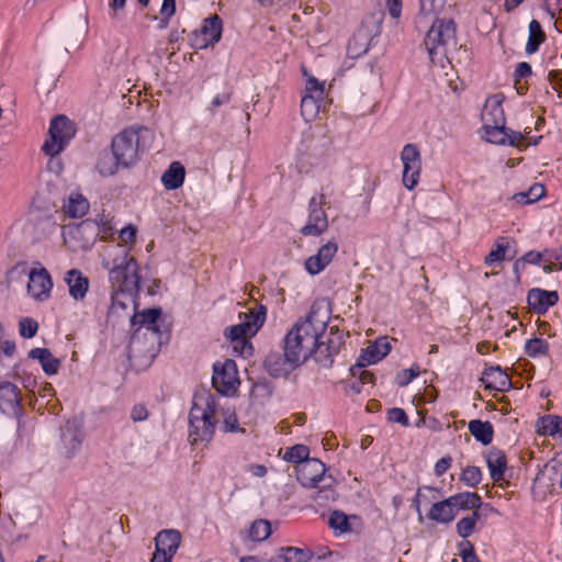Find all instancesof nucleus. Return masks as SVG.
<instances>
[{
  "mask_svg": "<svg viewBox=\"0 0 562 562\" xmlns=\"http://www.w3.org/2000/svg\"><path fill=\"white\" fill-rule=\"evenodd\" d=\"M109 269V280L112 286L111 310H126L130 305L136 307V300L139 293V267L134 257H130L126 249L113 258L112 267Z\"/></svg>",
  "mask_w": 562,
  "mask_h": 562,
  "instance_id": "1",
  "label": "nucleus"
},
{
  "mask_svg": "<svg viewBox=\"0 0 562 562\" xmlns=\"http://www.w3.org/2000/svg\"><path fill=\"white\" fill-rule=\"evenodd\" d=\"M325 329V323L322 322L315 325L311 316L297 321L283 338V352L301 364L302 355L303 360H306L308 356L313 355L317 346V338H322Z\"/></svg>",
  "mask_w": 562,
  "mask_h": 562,
  "instance_id": "2",
  "label": "nucleus"
},
{
  "mask_svg": "<svg viewBox=\"0 0 562 562\" xmlns=\"http://www.w3.org/2000/svg\"><path fill=\"white\" fill-rule=\"evenodd\" d=\"M150 137V130L142 125L125 127L113 136L110 148L120 160L122 169H130L140 160L146 150L145 142Z\"/></svg>",
  "mask_w": 562,
  "mask_h": 562,
  "instance_id": "3",
  "label": "nucleus"
},
{
  "mask_svg": "<svg viewBox=\"0 0 562 562\" xmlns=\"http://www.w3.org/2000/svg\"><path fill=\"white\" fill-rule=\"evenodd\" d=\"M424 45L430 61L445 67L449 49L457 45L456 22L448 18H435L424 38Z\"/></svg>",
  "mask_w": 562,
  "mask_h": 562,
  "instance_id": "4",
  "label": "nucleus"
},
{
  "mask_svg": "<svg viewBox=\"0 0 562 562\" xmlns=\"http://www.w3.org/2000/svg\"><path fill=\"white\" fill-rule=\"evenodd\" d=\"M161 316V308L151 307L146 308L139 313H134L131 317L132 333L130 337V349H136V345L139 342L140 337L147 338L150 336L151 345L160 342L161 330L158 325V321Z\"/></svg>",
  "mask_w": 562,
  "mask_h": 562,
  "instance_id": "5",
  "label": "nucleus"
},
{
  "mask_svg": "<svg viewBox=\"0 0 562 562\" xmlns=\"http://www.w3.org/2000/svg\"><path fill=\"white\" fill-rule=\"evenodd\" d=\"M49 139H46L42 150L49 156H56L64 150L75 137V124L64 114L54 116L48 128Z\"/></svg>",
  "mask_w": 562,
  "mask_h": 562,
  "instance_id": "6",
  "label": "nucleus"
},
{
  "mask_svg": "<svg viewBox=\"0 0 562 562\" xmlns=\"http://www.w3.org/2000/svg\"><path fill=\"white\" fill-rule=\"evenodd\" d=\"M238 370L233 359L213 366L212 385L222 395H233L239 385Z\"/></svg>",
  "mask_w": 562,
  "mask_h": 562,
  "instance_id": "7",
  "label": "nucleus"
},
{
  "mask_svg": "<svg viewBox=\"0 0 562 562\" xmlns=\"http://www.w3.org/2000/svg\"><path fill=\"white\" fill-rule=\"evenodd\" d=\"M223 21L217 14L205 18L200 29L191 34V46L195 49H205L213 46L222 38Z\"/></svg>",
  "mask_w": 562,
  "mask_h": 562,
  "instance_id": "8",
  "label": "nucleus"
},
{
  "mask_svg": "<svg viewBox=\"0 0 562 562\" xmlns=\"http://www.w3.org/2000/svg\"><path fill=\"white\" fill-rule=\"evenodd\" d=\"M401 160L403 164V186L412 191L419 181L422 171V156L415 144H406L401 151Z\"/></svg>",
  "mask_w": 562,
  "mask_h": 562,
  "instance_id": "9",
  "label": "nucleus"
},
{
  "mask_svg": "<svg viewBox=\"0 0 562 562\" xmlns=\"http://www.w3.org/2000/svg\"><path fill=\"white\" fill-rule=\"evenodd\" d=\"M342 345V335L337 328L331 327L326 341L317 338V346L313 351L315 361L324 368H330L334 363V358L339 353Z\"/></svg>",
  "mask_w": 562,
  "mask_h": 562,
  "instance_id": "10",
  "label": "nucleus"
},
{
  "mask_svg": "<svg viewBox=\"0 0 562 562\" xmlns=\"http://www.w3.org/2000/svg\"><path fill=\"white\" fill-rule=\"evenodd\" d=\"M391 351V345L386 338H379L370 344L367 348L362 349L356 363L350 367V373L356 376V371H359L368 366L375 364L381 361Z\"/></svg>",
  "mask_w": 562,
  "mask_h": 562,
  "instance_id": "11",
  "label": "nucleus"
},
{
  "mask_svg": "<svg viewBox=\"0 0 562 562\" xmlns=\"http://www.w3.org/2000/svg\"><path fill=\"white\" fill-rule=\"evenodd\" d=\"M338 251V244L331 239L324 244L318 251L304 261V268L311 276H317L324 271Z\"/></svg>",
  "mask_w": 562,
  "mask_h": 562,
  "instance_id": "12",
  "label": "nucleus"
},
{
  "mask_svg": "<svg viewBox=\"0 0 562 562\" xmlns=\"http://www.w3.org/2000/svg\"><path fill=\"white\" fill-rule=\"evenodd\" d=\"M325 463L316 458H311L296 469V479L304 487H316L322 481H325Z\"/></svg>",
  "mask_w": 562,
  "mask_h": 562,
  "instance_id": "13",
  "label": "nucleus"
},
{
  "mask_svg": "<svg viewBox=\"0 0 562 562\" xmlns=\"http://www.w3.org/2000/svg\"><path fill=\"white\" fill-rule=\"evenodd\" d=\"M263 367L270 376L285 378L300 367V363L288 357L284 352L271 351L266 357Z\"/></svg>",
  "mask_w": 562,
  "mask_h": 562,
  "instance_id": "14",
  "label": "nucleus"
},
{
  "mask_svg": "<svg viewBox=\"0 0 562 562\" xmlns=\"http://www.w3.org/2000/svg\"><path fill=\"white\" fill-rule=\"evenodd\" d=\"M53 281L45 268L32 269L29 276L27 291L37 301H45L49 297Z\"/></svg>",
  "mask_w": 562,
  "mask_h": 562,
  "instance_id": "15",
  "label": "nucleus"
},
{
  "mask_svg": "<svg viewBox=\"0 0 562 562\" xmlns=\"http://www.w3.org/2000/svg\"><path fill=\"white\" fill-rule=\"evenodd\" d=\"M0 411L9 416L21 418L20 392L15 384L4 381L0 383Z\"/></svg>",
  "mask_w": 562,
  "mask_h": 562,
  "instance_id": "16",
  "label": "nucleus"
},
{
  "mask_svg": "<svg viewBox=\"0 0 562 562\" xmlns=\"http://www.w3.org/2000/svg\"><path fill=\"white\" fill-rule=\"evenodd\" d=\"M559 301L557 291L532 288L527 292V303L529 307L539 315H543L548 310Z\"/></svg>",
  "mask_w": 562,
  "mask_h": 562,
  "instance_id": "17",
  "label": "nucleus"
},
{
  "mask_svg": "<svg viewBox=\"0 0 562 562\" xmlns=\"http://www.w3.org/2000/svg\"><path fill=\"white\" fill-rule=\"evenodd\" d=\"M484 387L497 392H507L512 389L509 375L499 366L486 368L481 376Z\"/></svg>",
  "mask_w": 562,
  "mask_h": 562,
  "instance_id": "18",
  "label": "nucleus"
},
{
  "mask_svg": "<svg viewBox=\"0 0 562 562\" xmlns=\"http://www.w3.org/2000/svg\"><path fill=\"white\" fill-rule=\"evenodd\" d=\"M503 101L504 95L502 93L486 99L481 114L483 125L506 124Z\"/></svg>",
  "mask_w": 562,
  "mask_h": 562,
  "instance_id": "19",
  "label": "nucleus"
},
{
  "mask_svg": "<svg viewBox=\"0 0 562 562\" xmlns=\"http://www.w3.org/2000/svg\"><path fill=\"white\" fill-rule=\"evenodd\" d=\"M486 465L490 471L491 480L495 483L505 480V472L507 470L506 453L498 448H491L484 454Z\"/></svg>",
  "mask_w": 562,
  "mask_h": 562,
  "instance_id": "20",
  "label": "nucleus"
},
{
  "mask_svg": "<svg viewBox=\"0 0 562 562\" xmlns=\"http://www.w3.org/2000/svg\"><path fill=\"white\" fill-rule=\"evenodd\" d=\"M216 412L215 398L212 395L195 396L189 414V424L214 418Z\"/></svg>",
  "mask_w": 562,
  "mask_h": 562,
  "instance_id": "21",
  "label": "nucleus"
},
{
  "mask_svg": "<svg viewBox=\"0 0 562 562\" xmlns=\"http://www.w3.org/2000/svg\"><path fill=\"white\" fill-rule=\"evenodd\" d=\"M448 499L458 516L460 510H476L483 506L482 497L476 492L464 491L450 495Z\"/></svg>",
  "mask_w": 562,
  "mask_h": 562,
  "instance_id": "22",
  "label": "nucleus"
},
{
  "mask_svg": "<svg viewBox=\"0 0 562 562\" xmlns=\"http://www.w3.org/2000/svg\"><path fill=\"white\" fill-rule=\"evenodd\" d=\"M216 419L206 418L194 424H189V438L191 443L205 442L209 443L214 436Z\"/></svg>",
  "mask_w": 562,
  "mask_h": 562,
  "instance_id": "23",
  "label": "nucleus"
},
{
  "mask_svg": "<svg viewBox=\"0 0 562 562\" xmlns=\"http://www.w3.org/2000/svg\"><path fill=\"white\" fill-rule=\"evenodd\" d=\"M61 440L67 449V457L72 458L81 448L83 434L81 427L75 422H67L61 431Z\"/></svg>",
  "mask_w": 562,
  "mask_h": 562,
  "instance_id": "24",
  "label": "nucleus"
},
{
  "mask_svg": "<svg viewBox=\"0 0 562 562\" xmlns=\"http://www.w3.org/2000/svg\"><path fill=\"white\" fill-rule=\"evenodd\" d=\"M328 228V220L324 210L308 212L306 224L301 228L304 236H319Z\"/></svg>",
  "mask_w": 562,
  "mask_h": 562,
  "instance_id": "25",
  "label": "nucleus"
},
{
  "mask_svg": "<svg viewBox=\"0 0 562 562\" xmlns=\"http://www.w3.org/2000/svg\"><path fill=\"white\" fill-rule=\"evenodd\" d=\"M267 316V308L265 305H257L254 308H249L248 312L244 314H239L241 318V324L247 325L248 327L245 329L249 334V336H255L259 329L263 326Z\"/></svg>",
  "mask_w": 562,
  "mask_h": 562,
  "instance_id": "26",
  "label": "nucleus"
},
{
  "mask_svg": "<svg viewBox=\"0 0 562 562\" xmlns=\"http://www.w3.org/2000/svg\"><path fill=\"white\" fill-rule=\"evenodd\" d=\"M456 517L457 515L448 497L442 501L435 502L427 514L428 519L440 525H449L456 519Z\"/></svg>",
  "mask_w": 562,
  "mask_h": 562,
  "instance_id": "27",
  "label": "nucleus"
},
{
  "mask_svg": "<svg viewBox=\"0 0 562 562\" xmlns=\"http://www.w3.org/2000/svg\"><path fill=\"white\" fill-rule=\"evenodd\" d=\"M181 540V535L175 529H165L157 533L155 538V550L175 555Z\"/></svg>",
  "mask_w": 562,
  "mask_h": 562,
  "instance_id": "28",
  "label": "nucleus"
},
{
  "mask_svg": "<svg viewBox=\"0 0 562 562\" xmlns=\"http://www.w3.org/2000/svg\"><path fill=\"white\" fill-rule=\"evenodd\" d=\"M186 179V169L180 161H172L161 176V183L166 190L181 188Z\"/></svg>",
  "mask_w": 562,
  "mask_h": 562,
  "instance_id": "29",
  "label": "nucleus"
},
{
  "mask_svg": "<svg viewBox=\"0 0 562 562\" xmlns=\"http://www.w3.org/2000/svg\"><path fill=\"white\" fill-rule=\"evenodd\" d=\"M94 168L101 177L108 178L115 176L122 169V165L112 150H102L98 155Z\"/></svg>",
  "mask_w": 562,
  "mask_h": 562,
  "instance_id": "30",
  "label": "nucleus"
},
{
  "mask_svg": "<svg viewBox=\"0 0 562 562\" xmlns=\"http://www.w3.org/2000/svg\"><path fill=\"white\" fill-rule=\"evenodd\" d=\"M29 358L38 360L44 373L47 375H54L59 370V359L54 357L50 350L47 348L31 349L29 352Z\"/></svg>",
  "mask_w": 562,
  "mask_h": 562,
  "instance_id": "31",
  "label": "nucleus"
},
{
  "mask_svg": "<svg viewBox=\"0 0 562 562\" xmlns=\"http://www.w3.org/2000/svg\"><path fill=\"white\" fill-rule=\"evenodd\" d=\"M65 281L69 286V294L75 300H82L86 296L89 288V281L88 278H86L79 270H69Z\"/></svg>",
  "mask_w": 562,
  "mask_h": 562,
  "instance_id": "32",
  "label": "nucleus"
},
{
  "mask_svg": "<svg viewBox=\"0 0 562 562\" xmlns=\"http://www.w3.org/2000/svg\"><path fill=\"white\" fill-rule=\"evenodd\" d=\"M88 200L79 192H71L63 209L67 216L71 218L81 217L89 211Z\"/></svg>",
  "mask_w": 562,
  "mask_h": 562,
  "instance_id": "33",
  "label": "nucleus"
},
{
  "mask_svg": "<svg viewBox=\"0 0 562 562\" xmlns=\"http://www.w3.org/2000/svg\"><path fill=\"white\" fill-rule=\"evenodd\" d=\"M247 328V325H243L241 323L237 325L229 326L225 329L224 336L226 339L231 340L232 342H240L241 344V353L245 357L252 355V346L251 344L246 339L249 334L245 329Z\"/></svg>",
  "mask_w": 562,
  "mask_h": 562,
  "instance_id": "34",
  "label": "nucleus"
},
{
  "mask_svg": "<svg viewBox=\"0 0 562 562\" xmlns=\"http://www.w3.org/2000/svg\"><path fill=\"white\" fill-rule=\"evenodd\" d=\"M468 429L474 439L483 446L492 442L494 436V428L491 422H482L480 419H472L469 422Z\"/></svg>",
  "mask_w": 562,
  "mask_h": 562,
  "instance_id": "35",
  "label": "nucleus"
},
{
  "mask_svg": "<svg viewBox=\"0 0 562 562\" xmlns=\"http://www.w3.org/2000/svg\"><path fill=\"white\" fill-rule=\"evenodd\" d=\"M351 520H359V517L356 515L348 516L342 510L336 509L329 515L328 526L338 536L352 531Z\"/></svg>",
  "mask_w": 562,
  "mask_h": 562,
  "instance_id": "36",
  "label": "nucleus"
},
{
  "mask_svg": "<svg viewBox=\"0 0 562 562\" xmlns=\"http://www.w3.org/2000/svg\"><path fill=\"white\" fill-rule=\"evenodd\" d=\"M529 36L525 46V52L532 55L539 50L540 45L546 41L547 36L539 21L531 20L529 25Z\"/></svg>",
  "mask_w": 562,
  "mask_h": 562,
  "instance_id": "37",
  "label": "nucleus"
},
{
  "mask_svg": "<svg viewBox=\"0 0 562 562\" xmlns=\"http://www.w3.org/2000/svg\"><path fill=\"white\" fill-rule=\"evenodd\" d=\"M538 432L542 436L558 437L562 439V417L547 415L538 422Z\"/></svg>",
  "mask_w": 562,
  "mask_h": 562,
  "instance_id": "38",
  "label": "nucleus"
},
{
  "mask_svg": "<svg viewBox=\"0 0 562 562\" xmlns=\"http://www.w3.org/2000/svg\"><path fill=\"white\" fill-rule=\"evenodd\" d=\"M447 0H418V12L416 23L420 24L423 20L436 16L443 9Z\"/></svg>",
  "mask_w": 562,
  "mask_h": 562,
  "instance_id": "39",
  "label": "nucleus"
},
{
  "mask_svg": "<svg viewBox=\"0 0 562 562\" xmlns=\"http://www.w3.org/2000/svg\"><path fill=\"white\" fill-rule=\"evenodd\" d=\"M279 551V557L282 558L284 562H310L314 555L310 549L296 547H282Z\"/></svg>",
  "mask_w": 562,
  "mask_h": 562,
  "instance_id": "40",
  "label": "nucleus"
},
{
  "mask_svg": "<svg viewBox=\"0 0 562 562\" xmlns=\"http://www.w3.org/2000/svg\"><path fill=\"white\" fill-rule=\"evenodd\" d=\"M480 518L481 515L476 510L461 518L456 524V531L458 536L461 537L463 540H468V538L475 531L476 524L480 520Z\"/></svg>",
  "mask_w": 562,
  "mask_h": 562,
  "instance_id": "41",
  "label": "nucleus"
},
{
  "mask_svg": "<svg viewBox=\"0 0 562 562\" xmlns=\"http://www.w3.org/2000/svg\"><path fill=\"white\" fill-rule=\"evenodd\" d=\"M324 98L303 94L301 99V114L305 121L315 119L321 110Z\"/></svg>",
  "mask_w": 562,
  "mask_h": 562,
  "instance_id": "42",
  "label": "nucleus"
},
{
  "mask_svg": "<svg viewBox=\"0 0 562 562\" xmlns=\"http://www.w3.org/2000/svg\"><path fill=\"white\" fill-rule=\"evenodd\" d=\"M525 352L530 358L546 357L549 353V344L542 338H531L525 344Z\"/></svg>",
  "mask_w": 562,
  "mask_h": 562,
  "instance_id": "43",
  "label": "nucleus"
},
{
  "mask_svg": "<svg viewBox=\"0 0 562 562\" xmlns=\"http://www.w3.org/2000/svg\"><path fill=\"white\" fill-rule=\"evenodd\" d=\"M485 139L495 145H506L507 127L505 124L483 125Z\"/></svg>",
  "mask_w": 562,
  "mask_h": 562,
  "instance_id": "44",
  "label": "nucleus"
},
{
  "mask_svg": "<svg viewBox=\"0 0 562 562\" xmlns=\"http://www.w3.org/2000/svg\"><path fill=\"white\" fill-rule=\"evenodd\" d=\"M283 459L286 462L301 465L306 460H310V449L305 445H294L286 449Z\"/></svg>",
  "mask_w": 562,
  "mask_h": 562,
  "instance_id": "45",
  "label": "nucleus"
},
{
  "mask_svg": "<svg viewBox=\"0 0 562 562\" xmlns=\"http://www.w3.org/2000/svg\"><path fill=\"white\" fill-rule=\"evenodd\" d=\"M271 535V525L268 520H255L249 529V538L252 541H263Z\"/></svg>",
  "mask_w": 562,
  "mask_h": 562,
  "instance_id": "46",
  "label": "nucleus"
},
{
  "mask_svg": "<svg viewBox=\"0 0 562 562\" xmlns=\"http://www.w3.org/2000/svg\"><path fill=\"white\" fill-rule=\"evenodd\" d=\"M507 248L508 245L505 243V238H498L494 248L485 257L484 263L488 267H493L496 262L503 261L505 259Z\"/></svg>",
  "mask_w": 562,
  "mask_h": 562,
  "instance_id": "47",
  "label": "nucleus"
},
{
  "mask_svg": "<svg viewBox=\"0 0 562 562\" xmlns=\"http://www.w3.org/2000/svg\"><path fill=\"white\" fill-rule=\"evenodd\" d=\"M459 480L468 487H476L482 481V471L479 467L468 465L462 469Z\"/></svg>",
  "mask_w": 562,
  "mask_h": 562,
  "instance_id": "48",
  "label": "nucleus"
},
{
  "mask_svg": "<svg viewBox=\"0 0 562 562\" xmlns=\"http://www.w3.org/2000/svg\"><path fill=\"white\" fill-rule=\"evenodd\" d=\"M544 194V187L541 184H533L527 192H519L514 195V199L522 204H529L539 201Z\"/></svg>",
  "mask_w": 562,
  "mask_h": 562,
  "instance_id": "49",
  "label": "nucleus"
},
{
  "mask_svg": "<svg viewBox=\"0 0 562 562\" xmlns=\"http://www.w3.org/2000/svg\"><path fill=\"white\" fill-rule=\"evenodd\" d=\"M303 75L307 77L303 94H310L311 97H315V98H324V93H325L324 82L318 81L312 75L307 76L305 68H303Z\"/></svg>",
  "mask_w": 562,
  "mask_h": 562,
  "instance_id": "50",
  "label": "nucleus"
},
{
  "mask_svg": "<svg viewBox=\"0 0 562 562\" xmlns=\"http://www.w3.org/2000/svg\"><path fill=\"white\" fill-rule=\"evenodd\" d=\"M337 498V492L331 486V484H325L321 488H318L314 495L313 499L321 506L326 505L329 502H335Z\"/></svg>",
  "mask_w": 562,
  "mask_h": 562,
  "instance_id": "51",
  "label": "nucleus"
},
{
  "mask_svg": "<svg viewBox=\"0 0 562 562\" xmlns=\"http://www.w3.org/2000/svg\"><path fill=\"white\" fill-rule=\"evenodd\" d=\"M38 329V323L31 317H23L19 322V331L23 338H33Z\"/></svg>",
  "mask_w": 562,
  "mask_h": 562,
  "instance_id": "52",
  "label": "nucleus"
},
{
  "mask_svg": "<svg viewBox=\"0 0 562 562\" xmlns=\"http://www.w3.org/2000/svg\"><path fill=\"white\" fill-rule=\"evenodd\" d=\"M459 555L462 559V562H481L477 558L474 547L471 541L462 540L458 544Z\"/></svg>",
  "mask_w": 562,
  "mask_h": 562,
  "instance_id": "53",
  "label": "nucleus"
},
{
  "mask_svg": "<svg viewBox=\"0 0 562 562\" xmlns=\"http://www.w3.org/2000/svg\"><path fill=\"white\" fill-rule=\"evenodd\" d=\"M222 430L224 432H238V431L244 432L245 431V429L239 427L236 413L229 412V411H227L224 414Z\"/></svg>",
  "mask_w": 562,
  "mask_h": 562,
  "instance_id": "54",
  "label": "nucleus"
},
{
  "mask_svg": "<svg viewBox=\"0 0 562 562\" xmlns=\"http://www.w3.org/2000/svg\"><path fill=\"white\" fill-rule=\"evenodd\" d=\"M175 13H176V0H162V4H161V9H160L161 20H160L159 27L160 29L166 27L169 23L170 18L173 16Z\"/></svg>",
  "mask_w": 562,
  "mask_h": 562,
  "instance_id": "55",
  "label": "nucleus"
},
{
  "mask_svg": "<svg viewBox=\"0 0 562 562\" xmlns=\"http://www.w3.org/2000/svg\"><path fill=\"white\" fill-rule=\"evenodd\" d=\"M387 420L391 423L400 424L404 427L409 426V419L406 412L403 408L393 407L386 413Z\"/></svg>",
  "mask_w": 562,
  "mask_h": 562,
  "instance_id": "56",
  "label": "nucleus"
},
{
  "mask_svg": "<svg viewBox=\"0 0 562 562\" xmlns=\"http://www.w3.org/2000/svg\"><path fill=\"white\" fill-rule=\"evenodd\" d=\"M544 257L547 260L559 262L558 268H553L551 265L544 266V272H551L553 270L562 269V245L558 249H544Z\"/></svg>",
  "mask_w": 562,
  "mask_h": 562,
  "instance_id": "57",
  "label": "nucleus"
},
{
  "mask_svg": "<svg viewBox=\"0 0 562 562\" xmlns=\"http://www.w3.org/2000/svg\"><path fill=\"white\" fill-rule=\"evenodd\" d=\"M423 490H427V491H431V492H437V493H440V491H441L440 488L428 486V485H425L423 487H418L415 496L412 499V505L411 506L417 513L419 522L423 521V514H422V509H420L422 498H423V494H422Z\"/></svg>",
  "mask_w": 562,
  "mask_h": 562,
  "instance_id": "58",
  "label": "nucleus"
},
{
  "mask_svg": "<svg viewBox=\"0 0 562 562\" xmlns=\"http://www.w3.org/2000/svg\"><path fill=\"white\" fill-rule=\"evenodd\" d=\"M532 75V68L530 64L527 61H520L516 65L513 77L514 80L520 81L521 79H526Z\"/></svg>",
  "mask_w": 562,
  "mask_h": 562,
  "instance_id": "59",
  "label": "nucleus"
},
{
  "mask_svg": "<svg viewBox=\"0 0 562 562\" xmlns=\"http://www.w3.org/2000/svg\"><path fill=\"white\" fill-rule=\"evenodd\" d=\"M385 8L390 16L397 20L402 14L403 0H385Z\"/></svg>",
  "mask_w": 562,
  "mask_h": 562,
  "instance_id": "60",
  "label": "nucleus"
},
{
  "mask_svg": "<svg viewBox=\"0 0 562 562\" xmlns=\"http://www.w3.org/2000/svg\"><path fill=\"white\" fill-rule=\"evenodd\" d=\"M231 99H232V92H224V93L216 94V95L212 99V101H211V103H210V105H209L207 110H209L212 114H214V113H215V109H216V108H218V106H221V105H224V104H227V103L231 101Z\"/></svg>",
  "mask_w": 562,
  "mask_h": 562,
  "instance_id": "61",
  "label": "nucleus"
},
{
  "mask_svg": "<svg viewBox=\"0 0 562 562\" xmlns=\"http://www.w3.org/2000/svg\"><path fill=\"white\" fill-rule=\"evenodd\" d=\"M452 458L450 456H446L440 458L434 468V473L436 476H442L451 467Z\"/></svg>",
  "mask_w": 562,
  "mask_h": 562,
  "instance_id": "62",
  "label": "nucleus"
},
{
  "mask_svg": "<svg viewBox=\"0 0 562 562\" xmlns=\"http://www.w3.org/2000/svg\"><path fill=\"white\" fill-rule=\"evenodd\" d=\"M131 418L133 422H144L148 418V411L144 404H136L132 407Z\"/></svg>",
  "mask_w": 562,
  "mask_h": 562,
  "instance_id": "63",
  "label": "nucleus"
},
{
  "mask_svg": "<svg viewBox=\"0 0 562 562\" xmlns=\"http://www.w3.org/2000/svg\"><path fill=\"white\" fill-rule=\"evenodd\" d=\"M544 471L547 473H552L555 474V476H559V483L557 485L562 488V463L550 461L544 465Z\"/></svg>",
  "mask_w": 562,
  "mask_h": 562,
  "instance_id": "64",
  "label": "nucleus"
}]
</instances>
